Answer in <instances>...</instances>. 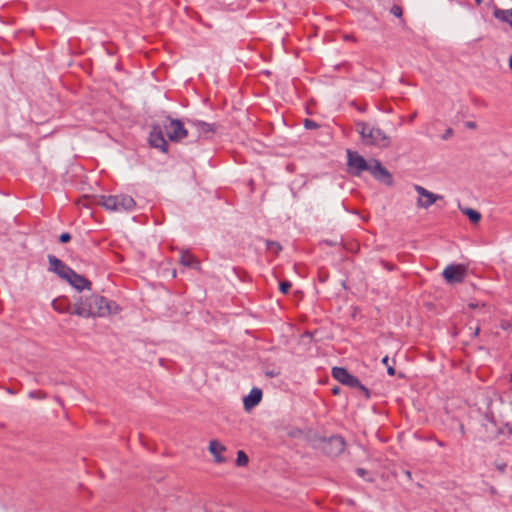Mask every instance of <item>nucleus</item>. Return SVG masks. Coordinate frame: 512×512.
<instances>
[{"mask_svg":"<svg viewBox=\"0 0 512 512\" xmlns=\"http://www.w3.org/2000/svg\"><path fill=\"white\" fill-rule=\"evenodd\" d=\"M119 310L116 302L102 295L92 294L88 297L79 296L74 304L73 312L83 318H94L107 317L118 313Z\"/></svg>","mask_w":512,"mask_h":512,"instance_id":"f257e3e1","label":"nucleus"},{"mask_svg":"<svg viewBox=\"0 0 512 512\" xmlns=\"http://www.w3.org/2000/svg\"><path fill=\"white\" fill-rule=\"evenodd\" d=\"M356 127L365 144L375 145L381 148H385L390 145V138L380 128H370L369 125L363 121L356 122Z\"/></svg>","mask_w":512,"mask_h":512,"instance_id":"f03ea898","label":"nucleus"},{"mask_svg":"<svg viewBox=\"0 0 512 512\" xmlns=\"http://www.w3.org/2000/svg\"><path fill=\"white\" fill-rule=\"evenodd\" d=\"M97 203L106 210L115 212L132 211L136 206L135 200L126 194L101 195L98 197Z\"/></svg>","mask_w":512,"mask_h":512,"instance_id":"7ed1b4c3","label":"nucleus"},{"mask_svg":"<svg viewBox=\"0 0 512 512\" xmlns=\"http://www.w3.org/2000/svg\"><path fill=\"white\" fill-rule=\"evenodd\" d=\"M163 128L168 139L172 142H179L188 136V130L183 122L167 116L163 122Z\"/></svg>","mask_w":512,"mask_h":512,"instance_id":"20e7f679","label":"nucleus"},{"mask_svg":"<svg viewBox=\"0 0 512 512\" xmlns=\"http://www.w3.org/2000/svg\"><path fill=\"white\" fill-rule=\"evenodd\" d=\"M347 165L353 175L359 176L363 171H369L370 164L357 152L347 150Z\"/></svg>","mask_w":512,"mask_h":512,"instance_id":"39448f33","label":"nucleus"},{"mask_svg":"<svg viewBox=\"0 0 512 512\" xmlns=\"http://www.w3.org/2000/svg\"><path fill=\"white\" fill-rule=\"evenodd\" d=\"M207 450L212 456V461L216 465H222L228 462L225 453L227 447L218 439H211L208 443Z\"/></svg>","mask_w":512,"mask_h":512,"instance_id":"423d86ee","label":"nucleus"},{"mask_svg":"<svg viewBox=\"0 0 512 512\" xmlns=\"http://www.w3.org/2000/svg\"><path fill=\"white\" fill-rule=\"evenodd\" d=\"M369 172L377 181L387 186H392L394 183L392 174L378 160L370 163Z\"/></svg>","mask_w":512,"mask_h":512,"instance_id":"0eeeda50","label":"nucleus"},{"mask_svg":"<svg viewBox=\"0 0 512 512\" xmlns=\"http://www.w3.org/2000/svg\"><path fill=\"white\" fill-rule=\"evenodd\" d=\"M415 191L419 194V198L417 200V206L419 208H429L433 205L437 200L442 199L443 197L438 194H434L420 185H414Z\"/></svg>","mask_w":512,"mask_h":512,"instance_id":"6e6552de","label":"nucleus"},{"mask_svg":"<svg viewBox=\"0 0 512 512\" xmlns=\"http://www.w3.org/2000/svg\"><path fill=\"white\" fill-rule=\"evenodd\" d=\"M187 123L195 129L199 138H210L218 129V125L215 123H207L201 120L189 119Z\"/></svg>","mask_w":512,"mask_h":512,"instance_id":"1a4fd4ad","label":"nucleus"},{"mask_svg":"<svg viewBox=\"0 0 512 512\" xmlns=\"http://www.w3.org/2000/svg\"><path fill=\"white\" fill-rule=\"evenodd\" d=\"M449 284L461 283L466 276V269L462 265H448L442 273Z\"/></svg>","mask_w":512,"mask_h":512,"instance_id":"9d476101","label":"nucleus"},{"mask_svg":"<svg viewBox=\"0 0 512 512\" xmlns=\"http://www.w3.org/2000/svg\"><path fill=\"white\" fill-rule=\"evenodd\" d=\"M49 262V270L57 274L60 278L66 280L72 273V268L67 266L62 260L56 256L49 254L47 256Z\"/></svg>","mask_w":512,"mask_h":512,"instance_id":"9b49d317","label":"nucleus"},{"mask_svg":"<svg viewBox=\"0 0 512 512\" xmlns=\"http://www.w3.org/2000/svg\"><path fill=\"white\" fill-rule=\"evenodd\" d=\"M149 143L152 147L160 149L162 152H167L168 144L160 125L152 126L151 132L149 134Z\"/></svg>","mask_w":512,"mask_h":512,"instance_id":"f8f14e48","label":"nucleus"},{"mask_svg":"<svg viewBox=\"0 0 512 512\" xmlns=\"http://www.w3.org/2000/svg\"><path fill=\"white\" fill-rule=\"evenodd\" d=\"M322 449L330 456H338L344 451L345 442L342 437L333 436L324 441Z\"/></svg>","mask_w":512,"mask_h":512,"instance_id":"ddd939ff","label":"nucleus"},{"mask_svg":"<svg viewBox=\"0 0 512 512\" xmlns=\"http://www.w3.org/2000/svg\"><path fill=\"white\" fill-rule=\"evenodd\" d=\"M263 392L258 387H253L249 394L243 398V407L246 412H250L262 400Z\"/></svg>","mask_w":512,"mask_h":512,"instance_id":"4468645a","label":"nucleus"},{"mask_svg":"<svg viewBox=\"0 0 512 512\" xmlns=\"http://www.w3.org/2000/svg\"><path fill=\"white\" fill-rule=\"evenodd\" d=\"M332 376L340 384H361L358 378L351 375L347 369L343 367H333Z\"/></svg>","mask_w":512,"mask_h":512,"instance_id":"2eb2a0df","label":"nucleus"},{"mask_svg":"<svg viewBox=\"0 0 512 512\" xmlns=\"http://www.w3.org/2000/svg\"><path fill=\"white\" fill-rule=\"evenodd\" d=\"M66 281L79 292L83 291L84 289L90 290L92 285V283L87 278L76 273L74 270H72V273L69 274V277L66 279Z\"/></svg>","mask_w":512,"mask_h":512,"instance_id":"dca6fc26","label":"nucleus"},{"mask_svg":"<svg viewBox=\"0 0 512 512\" xmlns=\"http://www.w3.org/2000/svg\"><path fill=\"white\" fill-rule=\"evenodd\" d=\"M52 307L59 313H68L71 315H75V313L73 312L74 305L72 306L65 298L55 299L52 302Z\"/></svg>","mask_w":512,"mask_h":512,"instance_id":"f3484780","label":"nucleus"},{"mask_svg":"<svg viewBox=\"0 0 512 512\" xmlns=\"http://www.w3.org/2000/svg\"><path fill=\"white\" fill-rule=\"evenodd\" d=\"M179 262L185 267H192L198 270L200 269V262L197 261L189 252H182Z\"/></svg>","mask_w":512,"mask_h":512,"instance_id":"a211bd4d","label":"nucleus"},{"mask_svg":"<svg viewBox=\"0 0 512 512\" xmlns=\"http://www.w3.org/2000/svg\"><path fill=\"white\" fill-rule=\"evenodd\" d=\"M493 16L502 22L508 23L512 28V8L508 10L495 8Z\"/></svg>","mask_w":512,"mask_h":512,"instance_id":"6ab92c4d","label":"nucleus"},{"mask_svg":"<svg viewBox=\"0 0 512 512\" xmlns=\"http://www.w3.org/2000/svg\"><path fill=\"white\" fill-rule=\"evenodd\" d=\"M461 211L473 224H477L481 220V214L472 208L461 209Z\"/></svg>","mask_w":512,"mask_h":512,"instance_id":"aec40b11","label":"nucleus"},{"mask_svg":"<svg viewBox=\"0 0 512 512\" xmlns=\"http://www.w3.org/2000/svg\"><path fill=\"white\" fill-rule=\"evenodd\" d=\"M248 463H249V458H248L247 454L244 451L239 450L237 452L236 465L239 467H245L248 465Z\"/></svg>","mask_w":512,"mask_h":512,"instance_id":"412c9836","label":"nucleus"},{"mask_svg":"<svg viewBox=\"0 0 512 512\" xmlns=\"http://www.w3.org/2000/svg\"><path fill=\"white\" fill-rule=\"evenodd\" d=\"M266 247L269 251L275 254H278L282 250L281 245L278 242L272 240L266 241Z\"/></svg>","mask_w":512,"mask_h":512,"instance_id":"4be33fe9","label":"nucleus"},{"mask_svg":"<svg viewBox=\"0 0 512 512\" xmlns=\"http://www.w3.org/2000/svg\"><path fill=\"white\" fill-rule=\"evenodd\" d=\"M292 287V284L290 281H281L279 283V290L283 293V294H287L289 292V290L291 289Z\"/></svg>","mask_w":512,"mask_h":512,"instance_id":"5701e85b","label":"nucleus"},{"mask_svg":"<svg viewBox=\"0 0 512 512\" xmlns=\"http://www.w3.org/2000/svg\"><path fill=\"white\" fill-rule=\"evenodd\" d=\"M354 387L356 388L357 392L360 395H362V396H364L366 398H369L370 393H369V390L367 389L366 386H354Z\"/></svg>","mask_w":512,"mask_h":512,"instance_id":"b1692460","label":"nucleus"},{"mask_svg":"<svg viewBox=\"0 0 512 512\" xmlns=\"http://www.w3.org/2000/svg\"><path fill=\"white\" fill-rule=\"evenodd\" d=\"M304 126L307 129H316V128L319 127V125L315 121H313L311 119H305L304 120Z\"/></svg>","mask_w":512,"mask_h":512,"instance_id":"393cba45","label":"nucleus"},{"mask_svg":"<svg viewBox=\"0 0 512 512\" xmlns=\"http://www.w3.org/2000/svg\"><path fill=\"white\" fill-rule=\"evenodd\" d=\"M383 364L387 366V372L389 375H394L395 369L393 366L389 364V358L386 356L382 359Z\"/></svg>","mask_w":512,"mask_h":512,"instance_id":"a878e982","label":"nucleus"},{"mask_svg":"<svg viewBox=\"0 0 512 512\" xmlns=\"http://www.w3.org/2000/svg\"><path fill=\"white\" fill-rule=\"evenodd\" d=\"M391 13L395 16V17H401L402 16V8L398 5H394L392 6L391 8Z\"/></svg>","mask_w":512,"mask_h":512,"instance_id":"bb28decb","label":"nucleus"},{"mask_svg":"<svg viewBox=\"0 0 512 512\" xmlns=\"http://www.w3.org/2000/svg\"><path fill=\"white\" fill-rule=\"evenodd\" d=\"M70 240H71V235L69 233H67V232L62 233L59 236V241L61 243H68Z\"/></svg>","mask_w":512,"mask_h":512,"instance_id":"cd10ccee","label":"nucleus"},{"mask_svg":"<svg viewBox=\"0 0 512 512\" xmlns=\"http://www.w3.org/2000/svg\"><path fill=\"white\" fill-rule=\"evenodd\" d=\"M29 396H30L31 398H38V399H41V398H44V397H45V395H44L41 391L31 392V393L29 394Z\"/></svg>","mask_w":512,"mask_h":512,"instance_id":"c85d7f7f","label":"nucleus"},{"mask_svg":"<svg viewBox=\"0 0 512 512\" xmlns=\"http://www.w3.org/2000/svg\"><path fill=\"white\" fill-rule=\"evenodd\" d=\"M465 126H466L468 129H476L477 124H476V122H474V121H467V122L465 123Z\"/></svg>","mask_w":512,"mask_h":512,"instance_id":"c756f323","label":"nucleus"},{"mask_svg":"<svg viewBox=\"0 0 512 512\" xmlns=\"http://www.w3.org/2000/svg\"><path fill=\"white\" fill-rule=\"evenodd\" d=\"M453 134V130L451 128H448L445 132V134L443 135V139H447L449 136H451Z\"/></svg>","mask_w":512,"mask_h":512,"instance_id":"7c9ffc66","label":"nucleus"},{"mask_svg":"<svg viewBox=\"0 0 512 512\" xmlns=\"http://www.w3.org/2000/svg\"><path fill=\"white\" fill-rule=\"evenodd\" d=\"M341 392V389H340V386H334L333 389H332V393L334 395H339Z\"/></svg>","mask_w":512,"mask_h":512,"instance_id":"2f4dec72","label":"nucleus"},{"mask_svg":"<svg viewBox=\"0 0 512 512\" xmlns=\"http://www.w3.org/2000/svg\"><path fill=\"white\" fill-rule=\"evenodd\" d=\"M416 116H417V113H416V112H414L413 114H411V115H410V117H409V122H413V121L415 120Z\"/></svg>","mask_w":512,"mask_h":512,"instance_id":"473e14b6","label":"nucleus"},{"mask_svg":"<svg viewBox=\"0 0 512 512\" xmlns=\"http://www.w3.org/2000/svg\"><path fill=\"white\" fill-rule=\"evenodd\" d=\"M469 307H470L471 309H476V308L478 307V304H477V303H470V304H469Z\"/></svg>","mask_w":512,"mask_h":512,"instance_id":"72a5a7b5","label":"nucleus"},{"mask_svg":"<svg viewBox=\"0 0 512 512\" xmlns=\"http://www.w3.org/2000/svg\"><path fill=\"white\" fill-rule=\"evenodd\" d=\"M345 39H346V40H354V37H353V36H351V35H346V36H345Z\"/></svg>","mask_w":512,"mask_h":512,"instance_id":"f704fd0d","label":"nucleus"},{"mask_svg":"<svg viewBox=\"0 0 512 512\" xmlns=\"http://www.w3.org/2000/svg\"><path fill=\"white\" fill-rule=\"evenodd\" d=\"M509 67H510V69L512 71V55L509 58Z\"/></svg>","mask_w":512,"mask_h":512,"instance_id":"c9c22d12","label":"nucleus"},{"mask_svg":"<svg viewBox=\"0 0 512 512\" xmlns=\"http://www.w3.org/2000/svg\"><path fill=\"white\" fill-rule=\"evenodd\" d=\"M479 332H480V328L478 327V328H476V330L474 332V336H477L479 334Z\"/></svg>","mask_w":512,"mask_h":512,"instance_id":"e433bc0d","label":"nucleus"},{"mask_svg":"<svg viewBox=\"0 0 512 512\" xmlns=\"http://www.w3.org/2000/svg\"><path fill=\"white\" fill-rule=\"evenodd\" d=\"M6 390H7V392H8V393H14V392L10 389V387H9V386H7V387H6Z\"/></svg>","mask_w":512,"mask_h":512,"instance_id":"4c0bfd02","label":"nucleus"},{"mask_svg":"<svg viewBox=\"0 0 512 512\" xmlns=\"http://www.w3.org/2000/svg\"><path fill=\"white\" fill-rule=\"evenodd\" d=\"M363 473H364L363 469H358V474L359 475H363Z\"/></svg>","mask_w":512,"mask_h":512,"instance_id":"58836bf2","label":"nucleus"},{"mask_svg":"<svg viewBox=\"0 0 512 512\" xmlns=\"http://www.w3.org/2000/svg\"><path fill=\"white\" fill-rule=\"evenodd\" d=\"M358 110H359L360 112H363V111H365V108L359 107V108H358Z\"/></svg>","mask_w":512,"mask_h":512,"instance_id":"ea45409f","label":"nucleus"},{"mask_svg":"<svg viewBox=\"0 0 512 512\" xmlns=\"http://www.w3.org/2000/svg\"><path fill=\"white\" fill-rule=\"evenodd\" d=\"M318 384H325V382H324V381H322V380H319V381H318Z\"/></svg>","mask_w":512,"mask_h":512,"instance_id":"a19ab883","label":"nucleus"},{"mask_svg":"<svg viewBox=\"0 0 512 512\" xmlns=\"http://www.w3.org/2000/svg\"><path fill=\"white\" fill-rule=\"evenodd\" d=\"M477 2V4H480L482 2V0H475Z\"/></svg>","mask_w":512,"mask_h":512,"instance_id":"79ce46f5","label":"nucleus"},{"mask_svg":"<svg viewBox=\"0 0 512 512\" xmlns=\"http://www.w3.org/2000/svg\"><path fill=\"white\" fill-rule=\"evenodd\" d=\"M406 476L410 477V476H411V473H410V472H407V473H406Z\"/></svg>","mask_w":512,"mask_h":512,"instance_id":"37998d69","label":"nucleus"}]
</instances>
